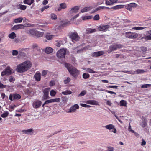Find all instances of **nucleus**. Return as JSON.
Masks as SVG:
<instances>
[{
  "instance_id": "f8f14e48",
  "label": "nucleus",
  "mask_w": 151,
  "mask_h": 151,
  "mask_svg": "<svg viewBox=\"0 0 151 151\" xmlns=\"http://www.w3.org/2000/svg\"><path fill=\"white\" fill-rule=\"evenodd\" d=\"M50 89V88H47L44 89L43 91L44 95L42 99L44 100L48 98V94Z\"/></svg>"
},
{
  "instance_id": "aec40b11",
  "label": "nucleus",
  "mask_w": 151,
  "mask_h": 151,
  "mask_svg": "<svg viewBox=\"0 0 151 151\" xmlns=\"http://www.w3.org/2000/svg\"><path fill=\"white\" fill-rule=\"evenodd\" d=\"M92 9V7H86L82 9L81 12L82 13H84L85 12L88 11Z\"/></svg>"
},
{
  "instance_id": "69168bd1",
  "label": "nucleus",
  "mask_w": 151,
  "mask_h": 151,
  "mask_svg": "<svg viewBox=\"0 0 151 151\" xmlns=\"http://www.w3.org/2000/svg\"><path fill=\"white\" fill-rule=\"evenodd\" d=\"M70 24V22L69 21L65 22L63 24H62V25L65 26L68 25Z\"/></svg>"
},
{
  "instance_id": "58836bf2",
  "label": "nucleus",
  "mask_w": 151,
  "mask_h": 151,
  "mask_svg": "<svg viewBox=\"0 0 151 151\" xmlns=\"http://www.w3.org/2000/svg\"><path fill=\"white\" fill-rule=\"evenodd\" d=\"M32 47L33 49H35L36 50L39 51H40V48L38 47V45L36 44H34L33 45Z\"/></svg>"
},
{
  "instance_id": "37998d69",
  "label": "nucleus",
  "mask_w": 151,
  "mask_h": 151,
  "mask_svg": "<svg viewBox=\"0 0 151 151\" xmlns=\"http://www.w3.org/2000/svg\"><path fill=\"white\" fill-rule=\"evenodd\" d=\"M86 72H88L89 73H96V72L93 71L92 69L90 68H87L86 69Z\"/></svg>"
},
{
  "instance_id": "2eb2a0df",
  "label": "nucleus",
  "mask_w": 151,
  "mask_h": 151,
  "mask_svg": "<svg viewBox=\"0 0 151 151\" xmlns=\"http://www.w3.org/2000/svg\"><path fill=\"white\" fill-rule=\"evenodd\" d=\"M60 101V99L59 98L52 99L50 100H47V103H51L53 102H59Z\"/></svg>"
},
{
  "instance_id": "20e7f679",
  "label": "nucleus",
  "mask_w": 151,
  "mask_h": 151,
  "mask_svg": "<svg viewBox=\"0 0 151 151\" xmlns=\"http://www.w3.org/2000/svg\"><path fill=\"white\" fill-rule=\"evenodd\" d=\"M70 37L72 39L73 42H75L79 40L80 37L76 32L71 33L70 36Z\"/></svg>"
},
{
  "instance_id": "9d476101",
  "label": "nucleus",
  "mask_w": 151,
  "mask_h": 151,
  "mask_svg": "<svg viewBox=\"0 0 151 151\" xmlns=\"http://www.w3.org/2000/svg\"><path fill=\"white\" fill-rule=\"evenodd\" d=\"M110 26L109 25H101L99 26L98 30L100 31L106 32L109 28Z\"/></svg>"
},
{
  "instance_id": "9b49d317",
  "label": "nucleus",
  "mask_w": 151,
  "mask_h": 151,
  "mask_svg": "<svg viewBox=\"0 0 151 151\" xmlns=\"http://www.w3.org/2000/svg\"><path fill=\"white\" fill-rule=\"evenodd\" d=\"M137 6V4L134 3H132L126 6L125 8L128 10L131 11L132 10V8L136 7Z\"/></svg>"
},
{
  "instance_id": "774afa93",
  "label": "nucleus",
  "mask_w": 151,
  "mask_h": 151,
  "mask_svg": "<svg viewBox=\"0 0 151 151\" xmlns=\"http://www.w3.org/2000/svg\"><path fill=\"white\" fill-rule=\"evenodd\" d=\"M108 151H114L113 148L109 147H108Z\"/></svg>"
},
{
  "instance_id": "cd10ccee",
  "label": "nucleus",
  "mask_w": 151,
  "mask_h": 151,
  "mask_svg": "<svg viewBox=\"0 0 151 151\" xmlns=\"http://www.w3.org/2000/svg\"><path fill=\"white\" fill-rule=\"evenodd\" d=\"M72 93V92L69 90H66L65 91L62 92V93L64 95H68Z\"/></svg>"
},
{
  "instance_id": "bb28decb",
  "label": "nucleus",
  "mask_w": 151,
  "mask_h": 151,
  "mask_svg": "<svg viewBox=\"0 0 151 151\" xmlns=\"http://www.w3.org/2000/svg\"><path fill=\"white\" fill-rule=\"evenodd\" d=\"M96 32V29H95L89 28L86 29V32L88 33H91Z\"/></svg>"
},
{
  "instance_id": "09e8293b",
  "label": "nucleus",
  "mask_w": 151,
  "mask_h": 151,
  "mask_svg": "<svg viewBox=\"0 0 151 151\" xmlns=\"http://www.w3.org/2000/svg\"><path fill=\"white\" fill-rule=\"evenodd\" d=\"M99 15L98 14L95 15L93 17V19L97 21L99 20Z\"/></svg>"
},
{
  "instance_id": "49530a36",
  "label": "nucleus",
  "mask_w": 151,
  "mask_h": 151,
  "mask_svg": "<svg viewBox=\"0 0 151 151\" xmlns=\"http://www.w3.org/2000/svg\"><path fill=\"white\" fill-rule=\"evenodd\" d=\"M146 40H151V35H147L144 37Z\"/></svg>"
},
{
  "instance_id": "5701e85b",
  "label": "nucleus",
  "mask_w": 151,
  "mask_h": 151,
  "mask_svg": "<svg viewBox=\"0 0 151 151\" xmlns=\"http://www.w3.org/2000/svg\"><path fill=\"white\" fill-rule=\"evenodd\" d=\"M54 37L55 35H50L49 33H47L45 36V38L48 40H52Z\"/></svg>"
},
{
  "instance_id": "de8ad7c7",
  "label": "nucleus",
  "mask_w": 151,
  "mask_h": 151,
  "mask_svg": "<svg viewBox=\"0 0 151 151\" xmlns=\"http://www.w3.org/2000/svg\"><path fill=\"white\" fill-rule=\"evenodd\" d=\"M151 86V84H145L141 86L142 88H147L148 87Z\"/></svg>"
},
{
  "instance_id": "72a5a7b5",
  "label": "nucleus",
  "mask_w": 151,
  "mask_h": 151,
  "mask_svg": "<svg viewBox=\"0 0 151 151\" xmlns=\"http://www.w3.org/2000/svg\"><path fill=\"white\" fill-rule=\"evenodd\" d=\"M92 16H84L82 17V19L83 20H86V19H89L92 18Z\"/></svg>"
},
{
  "instance_id": "338daca9",
  "label": "nucleus",
  "mask_w": 151,
  "mask_h": 151,
  "mask_svg": "<svg viewBox=\"0 0 151 151\" xmlns=\"http://www.w3.org/2000/svg\"><path fill=\"white\" fill-rule=\"evenodd\" d=\"M106 4L108 5H112V4H111V3L110 1H109L107 0H106Z\"/></svg>"
},
{
  "instance_id": "a211bd4d",
  "label": "nucleus",
  "mask_w": 151,
  "mask_h": 151,
  "mask_svg": "<svg viewBox=\"0 0 151 151\" xmlns=\"http://www.w3.org/2000/svg\"><path fill=\"white\" fill-rule=\"evenodd\" d=\"M103 54V51H99L93 53L92 54V55L93 56L98 57L102 55Z\"/></svg>"
},
{
  "instance_id": "c9c22d12",
  "label": "nucleus",
  "mask_w": 151,
  "mask_h": 151,
  "mask_svg": "<svg viewBox=\"0 0 151 151\" xmlns=\"http://www.w3.org/2000/svg\"><path fill=\"white\" fill-rule=\"evenodd\" d=\"M9 37L10 38L14 39L16 37V35L14 32H13L9 35Z\"/></svg>"
},
{
  "instance_id": "13d9d810",
  "label": "nucleus",
  "mask_w": 151,
  "mask_h": 151,
  "mask_svg": "<svg viewBox=\"0 0 151 151\" xmlns=\"http://www.w3.org/2000/svg\"><path fill=\"white\" fill-rule=\"evenodd\" d=\"M55 84V82L54 81H51L50 82V86H54Z\"/></svg>"
},
{
  "instance_id": "412c9836",
  "label": "nucleus",
  "mask_w": 151,
  "mask_h": 151,
  "mask_svg": "<svg viewBox=\"0 0 151 151\" xmlns=\"http://www.w3.org/2000/svg\"><path fill=\"white\" fill-rule=\"evenodd\" d=\"M24 26L23 25L20 24L16 25L14 26L13 29H23Z\"/></svg>"
},
{
  "instance_id": "a878e982",
  "label": "nucleus",
  "mask_w": 151,
  "mask_h": 151,
  "mask_svg": "<svg viewBox=\"0 0 151 151\" xmlns=\"http://www.w3.org/2000/svg\"><path fill=\"white\" fill-rule=\"evenodd\" d=\"M27 123H31L32 122L33 119L31 116H29L27 117L25 120Z\"/></svg>"
},
{
  "instance_id": "2f4dec72",
  "label": "nucleus",
  "mask_w": 151,
  "mask_h": 151,
  "mask_svg": "<svg viewBox=\"0 0 151 151\" xmlns=\"http://www.w3.org/2000/svg\"><path fill=\"white\" fill-rule=\"evenodd\" d=\"M146 28V27H132V29L136 30H141Z\"/></svg>"
},
{
  "instance_id": "4c0bfd02",
  "label": "nucleus",
  "mask_w": 151,
  "mask_h": 151,
  "mask_svg": "<svg viewBox=\"0 0 151 151\" xmlns=\"http://www.w3.org/2000/svg\"><path fill=\"white\" fill-rule=\"evenodd\" d=\"M56 92L54 90H52L50 91V94L51 96H54L56 95Z\"/></svg>"
},
{
  "instance_id": "6ab92c4d",
  "label": "nucleus",
  "mask_w": 151,
  "mask_h": 151,
  "mask_svg": "<svg viewBox=\"0 0 151 151\" xmlns=\"http://www.w3.org/2000/svg\"><path fill=\"white\" fill-rule=\"evenodd\" d=\"M79 9V7L78 6H76L71 8L70 10V12L71 14L77 12Z\"/></svg>"
},
{
  "instance_id": "4d7b16f0",
  "label": "nucleus",
  "mask_w": 151,
  "mask_h": 151,
  "mask_svg": "<svg viewBox=\"0 0 151 151\" xmlns=\"http://www.w3.org/2000/svg\"><path fill=\"white\" fill-rule=\"evenodd\" d=\"M128 130L130 132L132 133L134 132V131L132 129L131 127L130 124H129V127H128Z\"/></svg>"
},
{
  "instance_id": "3c124183",
  "label": "nucleus",
  "mask_w": 151,
  "mask_h": 151,
  "mask_svg": "<svg viewBox=\"0 0 151 151\" xmlns=\"http://www.w3.org/2000/svg\"><path fill=\"white\" fill-rule=\"evenodd\" d=\"M15 80V79L14 77L12 76H10L9 77V80L10 82H14Z\"/></svg>"
},
{
  "instance_id": "6e6552de",
  "label": "nucleus",
  "mask_w": 151,
  "mask_h": 151,
  "mask_svg": "<svg viewBox=\"0 0 151 151\" xmlns=\"http://www.w3.org/2000/svg\"><path fill=\"white\" fill-rule=\"evenodd\" d=\"M12 71L11 68L9 66H7L6 68L1 73V76H3L5 75H9L11 74Z\"/></svg>"
},
{
  "instance_id": "ea45409f",
  "label": "nucleus",
  "mask_w": 151,
  "mask_h": 151,
  "mask_svg": "<svg viewBox=\"0 0 151 151\" xmlns=\"http://www.w3.org/2000/svg\"><path fill=\"white\" fill-rule=\"evenodd\" d=\"M123 72L128 74H135V72L133 71H129L128 70H125L123 71Z\"/></svg>"
},
{
  "instance_id": "e433bc0d",
  "label": "nucleus",
  "mask_w": 151,
  "mask_h": 151,
  "mask_svg": "<svg viewBox=\"0 0 151 151\" xmlns=\"http://www.w3.org/2000/svg\"><path fill=\"white\" fill-rule=\"evenodd\" d=\"M82 77L84 79H87L90 77V75L89 74L86 73H84L83 74Z\"/></svg>"
},
{
  "instance_id": "f03ea898",
  "label": "nucleus",
  "mask_w": 151,
  "mask_h": 151,
  "mask_svg": "<svg viewBox=\"0 0 151 151\" xmlns=\"http://www.w3.org/2000/svg\"><path fill=\"white\" fill-rule=\"evenodd\" d=\"M65 66L68 69L70 74L73 77L76 78L79 74V71L74 67H73L70 64L65 63Z\"/></svg>"
},
{
  "instance_id": "79ce46f5",
  "label": "nucleus",
  "mask_w": 151,
  "mask_h": 151,
  "mask_svg": "<svg viewBox=\"0 0 151 151\" xmlns=\"http://www.w3.org/2000/svg\"><path fill=\"white\" fill-rule=\"evenodd\" d=\"M36 34H37V36L39 37H41L43 35L44 33L40 32H38L36 33Z\"/></svg>"
},
{
  "instance_id": "c756f323",
  "label": "nucleus",
  "mask_w": 151,
  "mask_h": 151,
  "mask_svg": "<svg viewBox=\"0 0 151 151\" xmlns=\"http://www.w3.org/2000/svg\"><path fill=\"white\" fill-rule=\"evenodd\" d=\"M13 97L15 99H19L21 98V96L19 94H15L13 95Z\"/></svg>"
},
{
  "instance_id": "dca6fc26",
  "label": "nucleus",
  "mask_w": 151,
  "mask_h": 151,
  "mask_svg": "<svg viewBox=\"0 0 151 151\" xmlns=\"http://www.w3.org/2000/svg\"><path fill=\"white\" fill-rule=\"evenodd\" d=\"M22 132L23 134H30L33 132L34 130L32 129H30L27 130H23Z\"/></svg>"
},
{
  "instance_id": "052dcab7",
  "label": "nucleus",
  "mask_w": 151,
  "mask_h": 151,
  "mask_svg": "<svg viewBox=\"0 0 151 151\" xmlns=\"http://www.w3.org/2000/svg\"><path fill=\"white\" fill-rule=\"evenodd\" d=\"M49 6H45L41 8V11L42 12L45 9H47L48 8H49Z\"/></svg>"
},
{
  "instance_id": "f704fd0d",
  "label": "nucleus",
  "mask_w": 151,
  "mask_h": 151,
  "mask_svg": "<svg viewBox=\"0 0 151 151\" xmlns=\"http://www.w3.org/2000/svg\"><path fill=\"white\" fill-rule=\"evenodd\" d=\"M124 6L123 5H117L113 7L112 8L114 9H117L119 8H122Z\"/></svg>"
},
{
  "instance_id": "473e14b6",
  "label": "nucleus",
  "mask_w": 151,
  "mask_h": 151,
  "mask_svg": "<svg viewBox=\"0 0 151 151\" xmlns=\"http://www.w3.org/2000/svg\"><path fill=\"white\" fill-rule=\"evenodd\" d=\"M120 105L121 106H126L127 105L126 102L124 100H122L120 102Z\"/></svg>"
},
{
  "instance_id": "7ed1b4c3",
  "label": "nucleus",
  "mask_w": 151,
  "mask_h": 151,
  "mask_svg": "<svg viewBox=\"0 0 151 151\" xmlns=\"http://www.w3.org/2000/svg\"><path fill=\"white\" fill-rule=\"evenodd\" d=\"M123 46L119 44H113L109 46V49L108 50L107 52L110 53L112 51L116 50L118 49L122 48Z\"/></svg>"
},
{
  "instance_id": "5fc2aeb1",
  "label": "nucleus",
  "mask_w": 151,
  "mask_h": 151,
  "mask_svg": "<svg viewBox=\"0 0 151 151\" xmlns=\"http://www.w3.org/2000/svg\"><path fill=\"white\" fill-rule=\"evenodd\" d=\"M47 71L46 70H44L42 71V76H43L45 77L47 73Z\"/></svg>"
},
{
  "instance_id": "f257e3e1",
  "label": "nucleus",
  "mask_w": 151,
  "mask_h": 151,
  "mask_svg": "<svg viewBox=\"0 0 151 151\" xmlns=\"http://www.w3.org/2000/svg\"><path fill=\"white\" fill-rule=\"evenodd\" d=\"M31 66V64L30 62L26 61L18 65L16 68V70L20 73H23L28 70Z\"/></svg>"
},
{
  "instance_id": "0e129e2a",
  "label": "nucleus",
  "mask_w": 151,
  "mask_h": 151,
  "mask_svg": "<svg viewBox=\"0 0 151 151\" xmlns=\"http://www.w3.org/2000/svg\"><path fill=\"white\" fill-rule=\"evenodd\" d=\"M122 55L121 54H116L115 55H114V56L116 58H118L120 57H121L122 56Z\"/></svg>"
},
{
  "instance_id": "680f3d73",
  "label": "nucleus",
  "mask_w": 151,
  "mask_h": 151,
  "mask_svg": "<svg viewBox=\"0 0 151 151\" xmlns=\"http://www.w3.org/2000/svg\"><path fill=\"white\" fill-rule=\"evenodd\" d=\"M106 92H107V93H109L111 94H115V95L116 94V93L114 92L113 91H108V90H106Z\"/></svg>"
},
{
  "instance_id": "393cba45",
  "label": "nucleus",
  "mask_w": 151,
  "mask_h": 151,
  "mask_svg": "<svg viewBox=\"0 0 151 151\" xmlns=\"http://www.w3.org/2000/svg\"><path fill=\"white\" fill-rule=\"evenodd\" d=\"M53 51V49L50 47H47L46 48L45 52L47 54H50L52 53Z\"/></svg>"
},
{
  "instance_id": "c03bdc74",
  "label": "nucleus",
  "mask_w": 151,
  "mask_h": 151,
  "mask_svg": "<svg viewBox=\"0 0 151 151\" xmlns=\"http://www.w3.org/2000/svg\"><path fill=\"white\" fill-rule=\"evenodd\" d=\"M51 18L52 19L56 20L57 19V16L53 13H52L51 14Z\"/></svg>"
},
{
  "instance_id": "8fccbe9b",
  "label": "nucleus",
  "mask_w": 151,
  "mask_h": 151,
  "mask_svg": "<svg viewBox=\"0 0 151 151\" xmlns=\"http://www.w3.org/2000/svg\"><path fill=\"white\" fill-rule=\"evenodd\" d=\"M60 6L62 9H65L66 7V4L65 3H61L60 4Z\"/></svg>"
},
{
  "instance_id": "b1692460",
  "label": "nucleus",
  "mask_w": 151,
  "mask_h": 151,
  "mask_svg": "<svg viewBox=\"0 0 151 151\" xmlns=\"http://www.w3.org/2000/svg\"><path fill=\"white\" fill-rule=\"evenodd\" d=\"M34 1V0H24V2L25 4L30 5Z\"/></svg>"
},
{
  "instance_id": "7c9ffc66",
  "label": "nucleus",
  "mask_w": 151,
  "mask_h": 151,
  "mask_svg": "<svg viewBox=\"0 0 151 151\" xmlns=\"http://www.w3.org/2000/svg\"><path fill=\"white\" fill-rule=\"evenodd\" d=\"M135 74H142L144 73L145 71L143 69H137L136 71H135Z\"/></svg>"
},
{
  "instance_id": "603ef678",
  "label": "nucleus",
  "mask_w": 151,
  "mask_h": 151,
  "mask_svg": "<svg viewBox=\"0 0 151 151\" xmlns=\"http://www.w3.org/2000/svg\"><path fill=\"white\" fill-rule=\"evenodd\" d=\"M80 105L83 107L86 108H89L91 107V106L87 105L85 104H81Z\"/></svg>"
},
{
  "instance_id": "864d4df0",
  "label": "nucleus",
  "mask_w": 151,
  "mask_h": 151,
  "mask_svg": "<svg viewBox=\"0 0 151 151\" xmlns=\"http://www.w3.org/2000/svg\"><path fill=\"white\" fill-rule=\"evenodd\" d=\"M70 78L69 77H68L64 81V83L66 84L68 83H69L70 82Z\"/></svg>"
},
{
  "instance_id": "6e6d98bb",
  "label": "nucleus",
  "mask_w": 151,
  "mask_h": 151,
  "mask_svg": "<svg viewBox=\"0 0 151 151\" xmlns=\"http://www.w3.org/2000/svg\"><path fill=\"white\" fill-rule=\"evenodd\" d=\"M86 93V91L85 90L81 92L79 95L81 96H82L84 95Z\"/></svg>"
},
{
  "instance_id": "39448f33",
  "label": "nucleus",
  "mask_w": 151,
  "mask_h": 151,
  "mask_svg": "<svg viewBox=\"0 0 151 151\" xmlns=\"http://www.w3.org/2000/svg\"><path fill=\"white\" fill-rule=\"evenodd\" d=\"M126 37L130 39H134L137 38L138 34L136 33L131 32H127L125 33Z\"/></svg>"
},
{
  "instance_id": "4be33fe9",
  "label": "nucleus",
  "mask_w": 151,
  "mask_h": 151,
  "mask_svg": "<svg viewBox=\"0 0 151 151\" xmlns=\"http://www.w3.org/2000/svg\"><path fill=\"white\" fill-rule=\"evenodd\" d=\"M147 121L146 119H143L142 120L140 124L142 127H144L147 125Z\"/></svg>"
},
{
  "instance_id": "0eeeda50",
  "label": "nucleus",
  "mask_w": 151,
  "mask_h": 151,
  "mask_svg": "<svg viewBox=\"0 0 151 151\" xmlns=\"http://www.w3.org/2000/svg\"><path fill=\"white\" fill-rule=\"evenodd\" d=\"M105 128L109 130L110 132L116 133L117 131L114 126L112 124H110L104 126Z\"/></svg>"
},
{
  "instance_id": "a19ab883",
  "label": "nucleus",
  "mask_w": 151,
  "mask_h": 151,
  "mask_svg": "<svg viewBox=\"0 0 151 151\" xmlns=\"http://www.w3.org/2000/svg\"><path fill=\"white\" fill-rule=\"evenodd\" d=\"M9 112L7 111H6L2 114L1 116L3 118H5L7 116Z\"/></svg>"
},
{
  "instance_id": "423d86ee",
  "label": "nucleus",
  "mask_w": 151,
  "mask_h": 151,
  "mask_svg": "<svg viewBox=\"0 0 151 151\" xmlns=\"http://www.w3.org/2000/svg\"><path fill=\"white\" fill-rule=\"evenodd\" d=\"M66 53V50L62 49L59 50L57 53V56L60 58H64Z\"/></svg>"
},
{
  "instance_id": "c85d7f7f",
  "label": "nucleus",
  "mask_w": 151,
  "mask_h": 151,
  "mask_svg": "<svg viewBox=\"0 0 151 151\" xmlns=\"http://www.w3.org/2000/svg\"><path fill=\"white\" fill-rule=\"evenodd\" d=\"M23 20V18L22 17H19V18H17L15 19L14 22L15 23H19L22 22Z\"/></svg>"
},
{
  "instance_id": "f3484780",
  "label": "nucleus",
  "mask_w": 151,
  "mask_h": 151,
  "mask_svg": "<svg viewBox=\"0 0 151 151\" xmlns=\"http://www.w3.org/2000/svg\"><path fill=\"white\" fill-rule=\"evenodd\" d=\"M86 104L93 105H97L98 104V102L94 100H89L86 102Z\"/></svg>"
},
{
  "instance_id": "4468645a",
  "label": "nucleus",
  "mask_w": 151,
  "mask_h": 151,
  "mask_svg": "<svg viewBox=\"0 0 151 151\" xmlns=\"http://www.w3.org/2000/svg\"><path fill=\"white\" fill-rule=\"evenodd\" d=\"M34 77L37 81H40L41 78L40 73L38 71L35 74Z\"/></svg>"
},
{
  "instance_id": "e2e57ef3",
  "label": "nucleus",
  "mask_w": 151,
  "mask_h": 151,
  "mask_svg": "<svg viewBox=\"0 0 151 151\" xmlns=\"http://www.w3.org/2000/svg\"><path fill=\"white\" fill-rule=\"evenodd\" d=\"M118 86H109L108 87L110 88H112L115 89H117Z\"/></svg>"
},
{
  "instance_id": "bf43d9fd",
  "label": "nucleus",
  "mask_w": 151,
  "mask_h": 151,
  "mask_svg": "<svg viewBox=\"0 0 151 151\" xmlns=\"http://www.w3.org/2000/svg\"><path fill=\"white\" fill-rule=\"evenodd\" d=\"M18 52L16 50L12 51V54L13 55H16L18 54Z\"/></svg>"
},
{
  "instance_id": "ddd939ff",
  "label": "nucleus",
  "mask_w": 151,
  "mask_h": 151,
  "mask_svg": "<svg viewBox=\"0 0 151 151\" xmlns=\"http://www.w3.org/2000/svg\"><path fill=\"white\" fill-rule=\"evenodd\" d=\"M42 102L40 101L36 100L34 101L33 104V106L34 108H37L41 106Z\"/></svg>"
},
{
  "instance_id": "a18cd8bd",
  "label": "nucleus",
  "mask_w": 151,
  "mask_h": 151,
  "mask_svg": "<svg viewBox=\"0 0 151 151\" xmlns=\"http://www.w3.org/2000/svg\"><path fill=\"white\" fill-rule=\"evenodd\" d=\"M19 7L21 10H24L26 9L27 7L25 5H20Z\"/></svg>"
},
{
  "instance_id": "1a4fd4ad",
  "label": "nucleus",
  "mask_w": 151,
  "mask_h": 151,
  "mask_svg": "<svg viewBox=\"0 0 151 151\" xmlns=\"http://www.w3.org/2000/svg\"><path fill=\"white\" fill-rule=\"evenodd\" d=\"M79 106L78 104H75L72 106L70 108L68 111H66L67 113L75 112L76 111V110L79 109Z\"/></svg>"
}]
</instances>
